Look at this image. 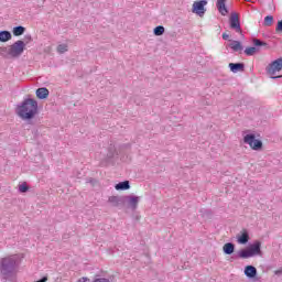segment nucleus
<instances>
[{"instance_id":"1","label":"nucleus","mask_w":282,"mask_h":282,"mask_svg":"<svg viewBox=\"0 0 282 282\" xmlns=\"http://www.w3.org/2000/svg\"><path fill=\"white\" fill-rule=\"evenodd\" d=\"M21 254H9L0 258V279L2 281H14L21 268Z\"/></svg>"},{"instance_id":"2","label":"nucleus","mask_w":282,"mask_h":282,"mask_svg":"<svg viewBox=\"0 0 282 282\" xmlns=\"http://www.w3.org/2000/svg\"><path fill=\"white\" fill-rule=\"evenodd\" d=\"M17 115L21 120H32L39 115V102L35 99L26 98L17 107Z\"/></svg>"},{"instance_id":"3","label":"nucleus","mask_w":282,"mask_h":282,"mask_svg":"<svg viewBox=\"0 0 282 282\" xmlns=\"http://www.w3.org/2000/svg\"><path fill=\"white\" fill-rule=\"evenodd\" d=\"M261 241H254L249 248L240 249L237 252V259H252V257H261Z\"/></svg>"},{"instance_id":"4","label":"nucleus","mask_w":282,"mask_h":282,"mask_svg":"<svg viewBox=\"0 0 282 282\" xmlns=\"http://www.w3.org/2000/svg\"><path fill=\"white\" fill-rule=\"evenodd\" d=\"M2 52H6L11 58H19L23 52H25V42L18 40L12 45L3 47Z\"/></svg>"},{"instance_id":"5","label":"nucleus","mask_w":282,"mask_h":282,"mask_svg":"<svg viewBox=\"0 0 282 282\" xmlns=\"http://www.w3.org/2000/svg\"><path fill=\"white\" fill-rule=\"evenodd\" d=\"M245 144H248L252 151H261L263 149V142L254 135V133H248L243 137Z\"/></svg>"},{"instance_id":"6","label":"nucleus","mask_w":282,"mask_h":282,"mask_svg":"<svg viewBox=\"0 0 282 282\" xmlns=\"http://www.w3.org/2000/svg\"><path fill=\"white\" fill-rule=\"evenodd\" d=\"M282 69V57L271 62L267 67H265V72L267 74H269V76H271V78L276 79V78H282V75L280 76H274V74H276V72H281Z\"/></svg>"},{"instance_id":"7","label":"nucleus","mask_w":282,"mask_h":282,"mask_svg":"<svg viewBox=\"0 0 282 282\" xmlns=\"http://www.w3.org/2000/svg\"><path fill=\"white\" fill-rule=\"evenodd\" d=\"M206 6H208V1L206 0L195 1L193 3L192 12L194 14H197L198 17H203L204 14H206Z\"/></svg>"},{"instance_id":"8","label":"nucleus","mask_w":282,"mask_h":282,"mask_svg":"<svg viewBox=\"0 0 282 282\" xmlns=\"http://www.w3.org/2000/svg\"><path fill=\"white\" fill-rule=\"evenodd\" d=\"M253 45L256 46H250V47H247L245 50V54L247 56H254V54H257V52H259V48L258 47H263L265 45H268L265 42H262L261 40L259 39H254L253 40Z\"/></svg>"},{"instance_id":"9","label":"nucleus","mask_w":282,"mask_h":282,"mask_svg":"<svg viewBox=\"0 0 282 282\" xmlns=\"http://www.w3.org/2000/svg\"><path fill=\"white\" fill-rule=\"evenodd\" d=\"M229 25L231 30H235L238 34H241V22L239 21V14L234 12L229 18Z\"/></svg>"},{"instance_id":"10","label":"nucleus","mask_w":282,"mask_h":282,"mask_svg":"<svg viewBox=\"0 0 282 282\" xmlns=\"http://www.w3.org/2000/svg\"><path fill=\"white\" fill-rule=\"evenodd\" d=\"M236 239L237 243H239L240 246H246V243L250 241V234L248 232V230L243 229L236 236Z\"/></svg>"},{"instance_id":"11","label":"nucleus","mask_w":282,"mask_h":282,"mask_svg":"<svg viewBox=\"0 0 282 282\" xmlns=\"http://www.w3.org/2000/svg\"><path fill=\"white\" fill-rule=\"evenodd\" d=\"M124 202L132 208V210H135L138 208V204H140V196L129 195L124 197Z\"/></svg>"},{"instance_id":"12","label":"nucleus","mask_w":282,"mask_h":282,"mask_svg":"<svg viewBox=\"0 0 282 282\" xmlns=\"http://www.w3.org/2000/svg\"><path fill=\"white\" fill-rule=\"evenodd\" d=\"M229 69L232 74H238V72H243L246 69V65L243 63H230Z\"/></svg>"},{"instance_id":"13","label":"nucleus","mask_w":282,"mask_h":282,"mask_svg":"<svg viewBox=\"0 0 282 282\" xmlns=\"http://www.w3.org/2000/svg\"><path fill=\"white\" fill-rule=\"evenodd\" d=\"M245 275L248 279H254V276H257V269L254 268V265H247L245 268Z\"/></svg>"},{"instance_id":"14","label":"nucleus","mask_w":282,"mask_h":282,"mask_svg":"<svg viewBox=\"0 0 282 282\" xmlns=\"http://www.w3.org/2000/svg\"><path fill=\"white\" fill-rule=\"evenodd\" d=\"M216 6L223 17H226V14H228V9L226 8V0H217Z\"/></svg>"},{"instance_id":"15","label":"nucleus","mask_w":282,"mask_h":282,"mask_svg":"<svg viewBox=\"0 0 282 282\" xmlns=\"http://www.w3.org/2000/svg\"><path fill=\"white\" fill-rule=\"evenodd\" d=\"M12 40V33L10 31H0V43H8Z\"/></svg>"},{"instance_id":"16","label":"nucleus","mask_w":282,"mask_h":282,"mask_svg":"<svg viewBox=\"0 0 282 282\" xmlns=\"http://www.w3.org/2000/svg\"><path fill=\"white\" fill-rule=\"evenodd\" d=\"M116 191H129L131 185L129 181H123L115 185Z\"/></svg>"},{"instance_id":"17","label":"nucleus","mask_w":282,"mask_h":282,"mask_svg":"<svg viewBox=\"0 0 282 282\" xmlns=\"http://www.w3.org/2000/svg\"><path fill=\"white\" fill-rule=\"evenodd\" d=\"M35 94L40 100H45V98L50 96V90H47V88H39Z\"/></svg>"},{"instance_id":"18","label":"nucleus","mask_w":282,"mask_h":282,"mask_svg":"<svg viewBox=\"0 0 282 282\" xmlns=\"http://www.w3.org/2000/svg\"><path fill=\"white\" fill-rule=\"evenodd\" d=\"M223 252L225 254H232L235 252V243L232 242H227L223 247Z\"/></svg>"},{"instance_id":"19","label":"nucleus","mask_w":282,"mask_h":282,"mask_svg":"<svg viewBox=\"0 0 282 282\" xmlns=\"http://www.w3.org/2000/svg\"><path fill=\"white\" fill-rule=\"evenodd\" d=\"M229 47L234 52H241V50H243V46L241 45V42H239V41H231L229 44Z\"/></svg>"},{"instance_id":"20","label":"nucleus","mask_w":282,"mask_h":282,"mask_svg":"<svg viewBox=\"0 0 282 282\" xmlns=\"http://www.w3.org/2000/svg\"><path fill=\"white\" fill-rule=\"evenodd\" d=\"M109 204H112L117 208V206H120L122 204V199L119 196H110L108 198Z\"/></svg>"},{"instance_id":"21","label":"nucleus","mask_w":282,"mask_h":282,"mask_svg":"<svg viewBox=\"0 0 282 282\" xmlns=\"http://www.w3.org/2000/svg\"><path fill=\"white\" fill-rule=\"evenodd\" d=\"M25 34V28L24 26H14L13 28V36H23Z\"/></svg>"},{"instance_id":"22","label":"nucleus","mask_w":282,"mask_h":282,"mask_svg":"<svg viewBox=\"0 0 282 282\" xmlns=\"http://www.w3.org/2000/svg\"><path fill=\"white\" fill-rule=\"evenodd\" d=\"M69 50V46L67 44H59L57 46V54H65Z\"/></svg>"},{"instance_id":"23","label":"nucleus","mask_w":282,"mask_h":282,"mask_svg":"<svg viewBox=\"0 0 282 282\" xmlns=\"http://www.w3.org/2000/svg\"><path fill=\"white\" fill-rule=\"evenodd\" d=\"M162 34H164V26L159 25L154 29V35L155 36H162Z\"/></svg>"},{"instance_id":"24","label":"nucleus","mask_w":282,"mask_h":282,"mask_svg":"<svg viewBox=\"0 0 282 282\" xmlns=\"http://www.w3.org/2000/svg\"><path fill=\"white\" fill-rule=\"evenodd\" d=\"M274 21V17H272V15H267L265 18H264V25H267V26H270V25H272V22Z\"/></svg>"},{"instance_id":"25","label":"nucleus","mask_w":282,"mask_h":282,"mask_svg":"<svg viewBox=\"0 0 282 282\" xmlns=\"http://www.w3.org/2000/svg\"><path fill=\"white\" fill-rule=\"evenodd\" d=\"M29 191V187H28V184L26 183H23L19 186V192L20 193H28Z\"/></svg>"},{"instance_id":"26","label":"nucleus","mask_w":282,"mask_h":282,"mask_svg":"<svg viewBox=\"0 0 282 282\" xmlns=\"http://www.w3.org/2000/svg\"><path fill=\"white\" fill-rule=\"evenodd\" d=\"M116 155V151H110L108 154H107V158L108 160H111V158H113Z\"/></svg>"},{"instance_id":"27","label":"nucleus","mask_w":282,"mask_h":282,"mask_svg":"<svg viewBox=\"0 0 282 282\" xmlns=\"http://www.w3.org/2000/svg\"><path fill=\"white\" fill-rule=\"evenodd\" d=\"M77 282H89V278H80Z\"/></svg>"},{"instance_id":"28","label":"nucleus","mask_w":282,"mask_h":282,"mask_svg":"<svg viewBox=\"0 0 282 282\" xmlns=\"http://www.w3.org/2000/svg\"><path fill=\"white\" fill-rule=\"evenodd\" d=\"M223 39L224 41H228V39H230V35H228L227 33H223Z\"/></svg>"},{"instance_id":"29","label":"nucleus","mask_w":282,"mask_h":282,"mask_svg":"<svg viewBox=\"0 0 282 282\" xmlns=\"http://www.w3.org/2000/svg\"><path fill=\"white\" fill-rule=\"evenodd\" d=\"M26 37L29 39V41H32V36L31 35H28Z\"/></svg>"},{"instance_id":"30","label":"nucleus","mask_w":282,"mask_h":282,"mask_svg":"<svg viewBox=\"0 0 282 282\" xmlns=\"http://www.w3.org/2000/svg\"><path fill=\"white\" fill-rule=\"evenodd\" d=\"M275 274H281V271H275Z\"/></svg>"}]
</instances>
